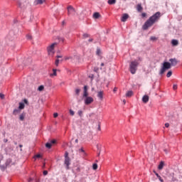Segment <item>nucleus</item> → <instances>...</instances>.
<instances>
[{
	"instance_id": "nucleus-1",
	"label": "nucleus",
	"mask_w": 182,
	"mask_h": 182,
	"mask_svg": "<svg viewBox=\"0 0 182 182\" xmlns=\"http://www.w3.org/2000/svg\"><path fill=\"white\" fill-rule=\"evenodd\" d=\"M169 62H164L162 64V67L159 71V75L161 76L164 75V73L166 72V70H168V69L171 68V66H176L177 65V60L176 58H171L169 60Z\"/></svg>"
},
{
	"instance_id": "nucleus-2",
	"label": "nucleus",
	"mask_w": 182,
	"mask_h": 182,
	"mask_svg": "<svg viewBox=\"0 0 182 182\" xmlns=\"http://www.w3.org/2000/svg\"><path fill=\"white\" fill-rule=\"evenodd\" d=\"M159 18H160V12L158 11L145 22L144 25L143 26V29H144V31H146V29H149L150 26L159 21Z\"/></svg>"
},
{
	"instance_id": "nucleus-3",
	"label": "nucleus",
	"mask_w": 182,
	"mask_h": 182,
	"mask_svg": "<svg viewBox=\"0 0 182 182\" xmlns=\"http://www.w3.org/2000/svg\"><path fill=\"white\" fill-rule=\"evenodd\" d=\"M139 65L140 63L138 60H132L129 64V71L131 72L132 75L136 74L137 72V68H139Z\"/></svg>"
},
{
	"instance_id": "nucleus-4",
	"label": "nucleus",
	"mask_w": 182,
	"mask_h": 182,
	"mask_svg": "<svg viewBox=\"0 0 182 182\" xmlns=\"http://www.w3.org/2000/svg\"><path fill=\"white\" fill-rule=\"evenodd\" d=\"M2 160H4V156L0 155V168L2 171H5L8 166H11L12 164V159H9L6 160L5 164H1L2 163Z\"/></svg>"
},
{
	"instance_id": "nucleus-5",
	"label": "nucleus",
	"mask_w": 182,
	"mask_h": 182,
	"mask_svg": "<svg viewBox=\"0 0 182 182\" xmlns=\"http://www.w3.org/2000/svg\"><path fill=\"white\" fill-rule=\"evenodd\" d=\"M58 45V43H53L47 48V51L49 56H53L55 55V47Z\"/></svg>"
},
{
	"instance_id": "nucleus-6",
	"label": "nucleus",
	"mask_w": 182,
	"mask_h": 182,
	"mask_svg": "<svg viewBox=\"0 0 182 182\" xmlns=\"http://www.w3.org/2000/svg\"><path fill=\"white\" fill-rule=\"evenodd\" d=\"M79 59H80L79 55H74V56H70V57L65 58V60H70V62H73V63L79 62Z\"/></svg>"
},
{
	"instance_id": "nucleus-7",
	"label": "nucleus",
	"mask_w": 182,
	"mask_h": 182,
	"mask_svg": "<svg viewBox=\"0 0 182 182\" xmlns=\"http://www.w3.org/2000/svg\"><path fill=\"white\" fill-rule=\"evenodd\" d=\"M94 99L92 97H87L85 98H84V103L86 105H91V103H93L94 102Z\"/></svg>"
},
{
	"instance_id": "nucleus-8",
	"label": "nucleus",
	"mask_w": 182,
	"mask_h": 182,
	"mask_svg": "<svg viewBox=\"0 0 182 182\" xmlns=\"http://www.w3.org/2000/svg\"><path fill=\"white\" fill-rule=\"evenodd\" d=\"M68 15H75L76 14V10H75V8L72 6H69L68 7Z\"/></svg>"
},
{
	"instance_id": "nucleus-9",
	"label": "nucleus",
	"mask_w": 182,
	"mask_h": 182,
	"mask_svg": "<svg viewBox=\"0 0 182 182\" xmlns=\"http://www.w3.org/2000/svg\"><path fill=\"white\" fill-rule=\"evenodd\" d=\"M65 164L66 166V169L69 170V166H70V159L68 157V154H66L65 157Z\"/></svg>"
},
{
	"instance_id": "nucleus-10",
	"label": "nucleus",
	"mask_w": 182,
	"mask_h": 182,
	"mask_svg": "<svg viewBox=\"0 0 182 182\" xmlns=\"http://www.w3.org/2000/svg\"><path fill=\"white\" fill-rule=\"evenodd\" d=\"M15 31H11L9 33V35L7 36V38L9 41H13V39H15Z\"/></svg>"
},
{
	"instance_id": "nucleus-11",
	"label": "nucleus",
	"mask_w": 182,
	"mask_h": 182,
	"mask_svg": "<svg viewBox=\"0 0 182 182\" xmlns=\"http://www.w3.org/2000/svg\"><path fill=\"white\" fill-rule=\"evenodd\" d=\"M55 143H56V140H55V139L50 141V142H47L46 144V147L47 149H50L52 147V144H55Z\"/></svg>"
},
{
	"instance_id": "nucleus-12",
	"label": "nucleus",
	"mask_w": 182,
	"mask_h": 182,
	"mask_svg": "<svg viewBox=\"0 0 182 182\" xmlns=\"http://www.w3.org/2000/svg\"><path fill=\"white\" fill-rule=\"evenodd\" d=\"M129 19V14H124L121 18L122 22H126Z\"/></svg>"
},
{
	"instance_id": "nucleus-13",
	"label": "nucleus",
	"mask_w": 182,
	"mask_h": 182,
	"mask_svg": "<svg viewBox=\"0 0 182 182\" xmlns=\"http://www.w3.org/2000/svg\"><path fill=\"white\" fill-rule=\"evenodd\" d=\"M46 0H36L34 1V5H42V4L45 3Z\"/></svg>"
},
{
	"instance_id": "nucleus-14",
	"label": "nucleus",
	"mask_w": 182,
	"mask_h": 182,
	"mask_svg": "<svg viewBox=\"0 0 182 182\" xmlns=\"http://www.w3.org/2000/svg\"><path fill=\"white\" fill-rule=\"evenodd\" d=\"M142 102L144 103H147L149 102V95H144L142 97Z\"/></svg>"
},
{
	"instance_id": "nucleus-15",
	"label": "nucleus",
	"mask_w": 182,
	"mask_h": 182,
	"mask_svg": "<svg viewBox=\"0 0 182 182\" xmlns=\"http://www.w3.org/2000/svg\"><path fill=\"white\" fill-rule=\"evenodd\" d=\"M97 97H99V99H100V100H103V91L98 92Z\"/></svg>"
},
{
	"instance_id": "nucleus-16",
	"label": "nucleus",
	"mask_w": 182,
	"mask_h": 182,
	"mask_svg": "<svg viewBox=\"0 0 182 182\" xmlns=\"http://www.w3.org/2000/svg\"><path fill=\"white\" fill-rule=\"evenodd\" d=\"M18 105H18V109H19L20 110H22V109H25V103H23V102H19Z\"/></svg>"
},
{
	"instance_id": "nucleus-17",
	"label": "nucleus",
	"mask_w": 182,
	"mask_h": 182,
	"mask_svg": "<svg viewBox=\"0 0 182 182\" xmlns=\"http://www.w3.org/2000/svg\"><path fill=\"white\" fill-rule=\"evenodd\" d=\"M93 18L95 19H99V18H100V14H99L98 12H95L94 14H93Z\"/></svg>"
},
{
	"instance_id": "nucleus-18",
	"label": "nucleus",
	"mask_w": 182,
	"mask_h": 182,
	"mask_svg": "<svg viewBox=\"0 0 182 182\" xmlns=\"http://www.w3.org/2000/svg\"><path fill=\"white\" fill-rule=\"evenodd\" d=\"M19 113H21V109H15L13 112V114L16 115V114H19Z\"/></svg>"
},
{
	"instance_id": "nucleus-19",
	"label": "nucleus",
	"mask_w": 182,
	"mask_h": 182,
	"mask_svg": "<svg viewBox=\"0 0 182 182\" xmlns=\"http://www.w3.org/2000/svg\"><path fill=\"white\" fill-rule=\"evenodd\" d=\"M136 9L138 12H141V11H143V7H141V4H138L136 6Z\"/></svg>"
},
{
	"instance_id": "nucleus-20",
	"label": "nucleus",
	"mask_w": 182,
	"mask_h": 182,
	"mask_svg": "<svg viewBox=\"0 0 182 182\" xmlns=\"http://www.w3.org/2000/svg\"><path fill=\"white\" fill-rule=\"evenodd\" d=\"M133 96V91H128L126 94V97H130Z\"/></svg>"
},
{
	"instance_id": "nucleus-21",
	"label": "nucleus",
	"mask_w": 182,
	"mask_h": 182,
	"mask_svg": "<svg viewBox=\"0 0 182 182\" xmlns=\"http://www.w3.org/2000/svg\"><path fill=\"white\" fill-rule=\"evenodd\" d=\"M163 167H164V163L163 161H161V162L159 164V166H158V168H159V170H162V169H163Z\"/></svg>"
},
{
	"instance_id": "nucleus-22",
	"label": "nucleus",
	"mask_w": 182,
	"mask_h": 182,
	"mask_svg": "<svg viewBox=\"0 0 182 182\" xmlns=\"http://www.w3.org/2000/svg\"><path fill=\"white\" fill-rule=\"evenodd\" d=\"M171 43L173 46H177L178 45V41L177 40H172Z\"/></svg>"
},
{
	"instance_id": "nucleus-23",
	"label": "nucleus",
	"mask_w": 182,
	"mask_h": 182,
	"mask_svg": "<svg viewBox=\"0 0 182 182\" xmlns=\"http://www.w3.org/2000/svg\"><path fill=\"white\" fill-rule=\"evenodd\" d=\"M109 5H114L116 4V0H108Z\"/></svg>"
},
{
	"instance_id": "nucleus-24",
	"label": "nucleus",
	"mask_w": 182,
	"mask_h": 182,
	"mask_svg": "<svg viewBox=\"0 0 182 182\" xmlns=\"http://www.w3.org/2000/svg\"><path fill=\"white\" fill-rule=\"evenodd\" d=\"M79 153H82V156H86V152H85V150L82 149V148L79 149Z\"/></svg>"
},
{
	"instance_id": "nucleus-25",
	"label": "nucleus",
	"mask_w": 182,
	"mask_h": 182,
	"mask_svg": "<svg viewBox=\"0 0 182 182\" xmlns=\"http://www.w3.org/2000/svg\"><path fill=\"white\" fill-rule=\"evenodd\" d=\"M100 53H102V51L100 50V48H97L96 51V55L98 56H100Z\"/></svg>"
},
{
	"instance_id": "nucleus-26",
	"label": "nucleus",
	"mask_w": 182,
	"mask_h": 182,
	"mask_svg": "<svg viewBox=\"0 0 182 182\" xmlns=\"http://www.w3.org/2000/svg\"><path fill=\"white\" fill-rule=\"evenodd\" d=\"M82 97H83V99H85L86 97H89V94L87 93V91L84 92Z\"/></svg>"
},
{
	"instance_id": "nucleus-27",
	"label": "nucleus",
	"mask_w": 182,
	"mask_h": 182,
	"mask_svg": "<svg viewBox=\"0 0 182 182\" xmlns=\"http://www.w3.org/2000/svg\"><path fill=\"white\" fill-rule=\"evenodd\" d=\"M80 93V89L76 88L75 89V95H77V96H79Z\"/></svg>"
},
{
	"instance_id": "nucleus-28",
	"label": "nucleus",
	"mask_w": 182,
	"mask_h": 182,
	"mask_svg": "<svg viewBox=\"0 0 182 182\" xmlns=\"http://www.w3.org/2000/svg\"><path fill=\"white\" fill-rule=\"evenodd\" d=\"M17 4H18V8H21V9L23 8V5H22V1H18L17 2Z\"/></svg>"
},
{
	"instance_id": "nucleus-29",
	"label": "nucleus",
	"mask_w": 182,
	"mask_h": 182,
	"mask_svg": "<svg viewBox=\"0 0 182 182\" xmlns=\"http://www.w3.org/2000/svg\"><path fill=\"white\" fill-rule=\"evenodd\" d=\"M43 89H45V87H43V85H40L38 88V90L39 92H42V90H43Z\"/></svg>"
},
{
	"instance_id": "nucleus-30",
	"label": "nucleus",
	"mask_w": 182,
	"mask_h": 182,
	"mask_svg": "<svg viewBox=\"0 0 182 182\" xmlns=\"http://www.w3.org/2000/svg\"><path fill=\"white\" fill-rule=\"evenodd\" d=\"M77 114H78V116H80V117H82V116H83V111L78 110Z\"/></svg>"
},
{
	"instance_id": "nucleus-31",
	"label": "nucleus",
	"mask_w": 182,
	"mask_h": 182,
	"mask_svg": "<svg viewBox=\"0 0 182 182\" xmlns=\"http://www.w3.org/2000/svg\"><path fill=\"white\" fill-rule=\"evenodd\" d=\"M82 36H83V39H87V38H89L90 35L85 33L82 35Z\"/></svg>"
},
{
	"instance_id": "nucleus-32",
	"label": "nucleus",
	"mask_w": 182,
	"mask_h": 182,
	"mask_svg": "<svg viewBox=\"0 0 182 182\" xmlns=\"http://www.w3.org/2000/svg\"><path fill=\"white\" fill-rule=\"evenodd\" d=\"M19 119L20 120H21V122L23 121V119H25V114H21L19 117Z\"/></svg>"
},
{
	"instance_id": "nucleus-33",
	"label": "nucleus",
	"mask_w": 182,
	"mask_h": 182,
	"mask_svg": "<svg viewBox=\"0 0 182 182\" xmlns=\"http://www.w3.org/2000/svg\"><path fill=\"white\" fill-rule=\"evenodd\" d=\"M173 75V72L168 71L166 74L167 77H170Z\"/></svg>"
},
{
	"instance_id": "nucleus-34",
	"label": "nucleus",
	"mask_w": 182,
	"mask_h": 182,
	"mask_svg": "<svg viewBox=\"0 0 182 182\" xmlns=\"http://www.w3.org/2000/svg\"><path fill=\"white\" fill-rule=\"evenodd\" d=\"M53 73L50 74V76H56V69L53 70Z\"/></svg>"
},
{
	"instance_id": "nucleus-35",
	"label": "nucleus",
	"mask_w": 182,
	"mask_h": 182,
	"mask_svg": "<svg viewBox=\"0 0 182 182\" xmlns=\"http://www.w3.org/2000/svg\"><path fill=\"white\" fill-rule=\"evenodd\" d=\"M92 168H93V170H97V164H94L92 165Z\"/></svg>"
},
{
	"instance_id": "nucleus-36",
	"label": "nucleus",
	"mask_w": 182,
	"mask_h": 182,
	"mask_svg": "<svg viewBox=\"0 0 182 182\" xmlns=\"http://www.w3.org/2000/svg\"><path fill=\"white\" fill-rule=\"evenodd\" d=\"M70 114L71 116H75V111L74 110H72V109H70Z\"/></svg>"
},
{
	"instance_id": "nucleus-37",
	"label": "nucleus",
	"mask_w": 182,
	"mask_h": 182,
	"mask_svg": "<svg viewBox=\"0 0 182 182\" xmlns=\"http://www.w3.org/2000/svg\"><path fill=\"white\" fill-rule=\"evenodd\" d=\"M41 157H42L41 154H37L34 156V159H41Z\"/></svg>"
},
{
	"instance_id": "nucleus-38",
	"label": "nucleus",
	"mask_w": 182,
	"mask_h": 182,
	"mask_svg": "<svg viewBox=\"0 0 182 182\" xmlns=\"http://www.w3.org/2000/svg\"><path fill=\"white\" fill-rule=\"evenodd\" d=\"M173 90H177V84H174L173 85Z\"/></svg>"
},
{
	"instance_id": "nucleus-39",
	"label": "nucleus",
	"mask_w": 182,
	"mask_h": 182,
	"mask_svg": "<svg viewBox=\"0 0 182 182\" xmlns=\"http://www.w3.org/2000/svg\"><path fill=\"white\" fill-rule=\"evenodd\" d=\"M156 39H157V38H156L155 36H151V37L150 38V40H151V41H156Z\"/></svg>"
},
{
	"instance_id": "nucleus-40",
	"label": "nucleus",
	"mask_w": 182,
	"mask_h": 182,
	"mask_svg": "<svg viewBox=\"0 0 182 182\" xmlns=\"http://www.w3.org/2000/svg\"><path fill=\"white\" fill-rule=\"evenodd\" d=\"M55 65L58 66L59 65V59H57L55 60Z\"/></svg>"
},
{
	"instance_id": "nucleus-41",
	"label": "nucleus",
	"mask_w": 182,
	"mask_h": 182,
	"mask_svg": "<svg viewBox=\"0 0 182 182\" xmlns=\"http://www.w3.org/2000/svg\"><path fill=\"white\" fill-rule=\"evenodd\" d=\"M84 92H87V85L84 86Z\"/></svg>"
},
{
	"instance_id": "nucleus-42",
	"label": "nucleus",
	"mask_w": 182,
	"mask_h": 182,
	"mask_svg": "<svg viewBox=\"0 0 182 182\" xmlns=\"http://www.w3.org/2000/svg\"><path fill=\"white\" fill-rule=\"evenodd\" d=\"M0 97L1 99H4L5 97V95L2 93H0Z\"/></svg>"
},
{
	"instance_id": "nucleus-43",
	"label": "nucleus",
	"mask_w": 182,
	"mask_h": 182,
	"mask_svg": "<svg viewBox=\"0 0 182 182\" xmlns=\"http://www.w3.org/2000/svg\"><path fill=\"white\" fill-rule=\"evenodd\" d=\"M58 112H55V113L53 114V117H54L55 118L58 117Z\"/></svg>"
},
{
	"instance_id": "nucleus-44",
	"label": "nucleus",
	"mask_w": 182,
	"mask_h": 182,
	"mask_svg": "<svg viewBox=\"0 0 182 182\" xmlns=\"http://www.w3.org/2000/svg\"><path fill=\"white\" fill-rule=\"evenodd\" d=\"M43 176H48V171H43Z\"/></svg>"
},
{
	"instance_id": "nucleus-45",
	"label": "nucleus",
	"mask_w": 182,
	"mask_h": 182,
	"mask_svg": "<svg viewBox=\"0 0 182 182\" xmlns=\"http://www.w3.org/2000/svg\"><path fill=\"white\" fill-rule=\"evenodd\" d=\"M23 102H24V103H25L26 105H28V100L24 99V100H23Z\"/></svg>"
},
{
	"instance_id": "nucleus-46",
	"label": "nucleus",
	"mask_w": 182,
	"mask_h": 182,
	"mask_svg": "<svg viewBox=\"0 0 182 182\" xmlns=\"http://www.w3.org/2000/svg\"><path fill=\"white\" fill-rule=\"evenodd\" d=\"M94 70H95V72H97V70H99V68H95Z\"/></svg>"
},
{
	"instance_id": "nucleus-47",
	"label": "nucleus",
	"mask_w": 182,
	"mask_h": 182,
	"mask_svg": "<svg viewBox=\"0 0 182 182\" xmlns=\"http://www.w3.org/2000/svg\"><path fill=\"white\" fill-rule=\"evenodd\" d=\"M27 39H32V36H27Z\"/></svg>"
},
{
	"instance_id": "nucleus-48",
	"label": "nucleus",
	"mask_w": 182,
	"mask_h": 182,
	"mask_svg": "<svg viewBox=\"0 0 182 182\" xmlns=\"http://www.w3.org/2000/svg\"><path fill=\"white\" fill-rule=\"evenodd\" d=\"M168 126H170V124H169L168 123H166V124H165V127H168Z\"/></svg>"
},
{
	"instance_id": "nucleus-49",
	"label": "nucleus",
	"mask_w": 182,
	"mask_h": 182,
	"mask_svg": "<svg viewBox=\"0 0 182 182\" xmlns=\"http://www.w3.org/2000/svg\"><path fill=\"white\" fill-rule=\"evenodd\" d=\"M164 152L166 153V154H167L168 153V149H164Z\"/></svg>"
},
{
	"instance_id": "nucleus-50",
	"label": "nucleus",
	"mask_w": 182,
	"mask_h": 182,
	"mask_svg": "<svg viewBox=\"0 0 182 182\" xmlns=\"http://www.w3.org/2000/svg\"><path fill=\"white\" fill-rule=\"evenodd\" d=\"M113 92H117V87H114Z\"/></svg>"
},
{
	"instance_id": "nucleus-51",
	"label": "nucleus",
	"mask_w": 182,
	"mask_h": 182,
	"mask_svg": "<svg viewBox=\"0 0 182 182\" xmlns=\"http://www.w3.org/2000/svg\"><path fill=\"white\" fill-rule=\"evenodd\" d=\"M93 41V38H90L89 40H88V42H92Z\"/></svg>"
},
{
	"instance_id": "nucleus-52",
	"label": "nucleus",
	"mask_w": 182,
	"mask_h": 182,
	"mask_svg": "<svg viewBox=\"0 0 182 182\" xmlns=\"http://www.w3.org/2000/svg\"><path fill=\"white\" fill-rule=\"evenodd\" d=\"M56 58H62V55H57Z\"/></svg>"
},
{
	"instance_id": "nucleus-53",
	"label": "nucleus",
	"mask_w": 182,
	"mask_h": 182,
	"mask_svg": "<svg viewBox=\"0 0 182 182\" xmlns=\"http://www.w3.org/2000/svg\"><path fill=\"white\" fill-rule=\"evenodd\" d=\"M142 16H144V17L146 16V13H143Z\"/></svg>"
},
{
	"instance_id": "nucleus-54",
	"label": "nucleus",
	"mask_w": 182,
	"mask_h": 182,
	"mask_svg": "<svg viewBox=\"0 0 182 182\" xmlns=\"http://www.w3.org/2000/svg\"><path fill=\"white\" fill-rule=\"evenodd\" d=\"M123 103H124V105H126V100H123Z\"/></svg>"
},
{
	"instance_id": "nucleus-55",
	"label": "nucleus",
	"mask_w": 182,
	"mask_h": 182,
	"mask_svg": "<svg viewBox=\"0 0 182 182\" xmlns=\"http://www.w3.org/2000/svg\"><path fill=\"white\" fill-rule=\"evenodd\" d=\"M75 143H79V139H75Z\"/></svg>"
},
{
	"instance_id": "nucleus-56",
	"label": "nucleus",
	"mask_w": 182,
	"mask_h": 182,
	"mask_svg": "<svg viewBox=\"0 0 182 182\" xmlns=\"http://www.w3.org/2000/svg\"><path fill=\"white\" fill-rule=\"evenodd\" d=\"M101 66H105V63H101Z\"/></svg>"
},
{
	"instance_id": "nucleus-57",
	"label": "nucleus",
	"mask_w": 182,
	"mask_h": 182,
	"mask_svg": "<svg viewBox=\"0 0 182 182\" xmlns=\"http://www.w3.org/2000/svg\"><path fill=\"white\" fill-rule=\"evenodd\" d=\"M8 141V139H4V143H6Z\"/></svg>"
},
{
	"instance_id": "nucleus-58",
	"label": "nucleus",
	"mask_w": 182,
	"mask_h": 182,
	"mask_svg": "<svg viewBox=\"0 0 182 182\" xmlns=\"http://www.w3.org/2000/svg\"><path fill=\"white\" fill-rule=\"evenodd\" d=\"M16 22H17V21H16V20H15V21H14V23H16Z\"/></svg>"
},
{
	"instance_id": "nucleus-59",
	"label": "nucleus",
	"mask_w": 182,
	"mask_h": 182,
	"mask_svg": "<svg viewBox=\"0 0 182 182\" xmlns=\"http://www.w3.org/2000/svg\"><path fill=\"white\" fill-rule=\"evenodd\" d=\"M6 154H9L8 150L6 151Z\"/></svg>"
},
{
	"instance_id": "nucleus-60",
	"label": "nucleus",
	"mask_w": 182,
	"mask_h": 182,
	"mask_svg": "<svg viewBox=\"0 0 182 182\" xmlns=\"http://www.w3.org/2000/svg\"><path fill=\"white\" fill-rule=\"evenodd\" d=\"M77 170L79 171L80 168H77Z\"/></svg>"
},
{
	"instance_id": "nucleus-61",
	"label": "nucleus",
	"mask_w": 182,
	"mask_h": 182,
	"mask_svg": "<svg viewBox=\"0 0 182 182\" xmlns=\"http://www.w3.org/2000/svg\"><path fill=\"white\" fill-rule=\"evenodd\" d=\"M98 156H100V153L98 154Z\"/></svg>"
},
{
	"instance_id": "nucleus-62",
	"label": "nucleus",
	"mask_w": 182,
	"mask_h": 182,
	"mask_svg": "<svg viewBox=\"0 0 182 182\" xmlns=\"http://www.w3.org/2000/svg\"><path fill=\"white\" fill-rule=\"evenodd\" d=\"M65 23V21H63V24Z\"/></svg>"
},
{
	"instance_id": "nucleus-63",
	"label": "nucleus",
	"mask_w": 182,
	"mask_h": 182,
	"mask_svg": "<svg viewBox=\"0 0 182 182\" xmlns=\"http://www.w3.org/2000/svg\"><path fill=\"white\" fill-rule=\"evenodd\" d=\"M95 89L94 88H92V90H94Z\"/></svg>"
},
{
	"instance_id": "nucleus-64",
	"label": "nucleus",
	"mask_w": 182,
	"mask_h": 182,
	"mask_svg": "<svg viewBox=\"0 0 182 182\" xmlns=\"http://www.w3.org/2000/svg\"><path fill=\"white\" fill-rule=\"evenodd\" d=\"M139 60H141L140 58H139Z\"/></svg>"
}]
</instances>
